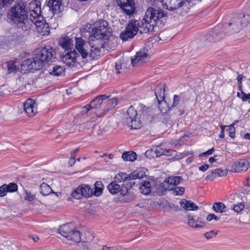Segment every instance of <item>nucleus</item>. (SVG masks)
<instances>
[{
    "label": "nucleus",
    "instance_id": "f257e3e1",
    "mask_svg": "<svg viewBox=\"0 0 250 250\" xmlns=\"http://www.w3.org/2000/svg\"><path fill=\"white\" fill-rule=\"evenodd\" d=\"M167 13L160 9L149 7L142 19L136 20L134 19L129 21L125 30L120 35L124 41L133 38L139 31L140 34L152 33L156 28H162L165 22V17Z\"/></svg>",
    "mask_w": 250,
    "mask_h": 250
},
{
    "label": "nucleus",
    "instance_id": "f03ea898",
    "mask_svg": "<svg viewBox=\"0 0 250 250\" xmlns=\"http://www.w3.org/2000/svg\"><path fill=\"white\" fill-rule=\"evenodd\" d=\"M26 7V2L20 0L9 9L7 15L8 18L16 25L18 32L22 37L29 34L32 26Z\"/></svg>",
    "mask_w": 250,
    "mask_h": 250
},
{
    "label": "nucleus",
    "instance_id": "7ed1b4c3",
    "mask_svg": "<svg viewBox=\"0 0 250 250\" xmlns=\"http://www.w3.org/2000/svg\"><path fill=\"white\" fill-rule=\"evenodd\" d=\"M139 111L142 112L139 116L136 109L132 106H130L127 110L125 123L126 125L132 129H138L141 127L140 118L142 114L145 116L148 112L149 108L143 104H139Z\"/></svg>",
    "mask_w": 250,
    "mask_h": 250
},
{
    "label": "nucleus",
    "instance_id": "20e7f679",
    "mask_svg": "<svg viewBox=\"0 0 250 250\" xmlns=\"http://www.w3.org/2000/svg\"><path fill=\"white\" fill-rule=\"evenodd\" d=\"M58 232L67 240L78 243L81 241V237L80 231L76 230L72 223L63 224L60 227Z\"/></svg>",
    "mask_w": 250,
    "mask_h": 250
},
{
    "label": "nucleus",
    "instance_id": "39448f33",
    "mask_svg": "<svg viewBox=\"0 0 250 250\" xmlns=\"http://www.w3.org/2000/svg\"><path fill=\"white\" fill-rule=\"evenodd\" d=\"M35 56L42 68L56 58V53L52 47L46 46L38 50Z\"/></svg>",
    "mask_w": 250,
    "mask_h": 250
},
{
    "label": "nucleus",
    "instance_id": "423d86ee",
    "mask_svg": "<svg viewBox=\"0 0 250 250\" xmlns=\"http://www.w3.org/2000/svg\"><path fill=\"white\" fill-rule=\"evenodd\" d=\"M89 36L91 40H107L111 35L108 31L107 23L104 21H100L98 26L93 28Z\"/></svg>",
    "mask_w": 250,
    "mask_h": 250
},
{
    "label": "nucleus",
    "instance_id": "0eeeda50",
    "mask_svg": "<svg viewBox=\"0 0 250 250\" xmlns=\"http://www.w3.org/2000/svg\"><path fill=\"white\" fill-rule=\"evenodd\" d=\"M41 3L39 0H34L30 2L26 9L29 12L30 23L37 19L43 20V16L41 15Z\"/></svg>",
    "mask_w": 250,
    "mask_h": 250
},
{
    "label": "nucleus",
    "instance_id": "6e6552de",
    "mask_svg": "<svg viewBox=\"0 0 250 250\" xmlns=\"http://www.w3.org/2000/svg\"><path fill=\"white\" fill-rule=\"evenodd\" d=\"M145 172L141 169H136L129 175L125 173H119L115 177V180L118 182H130L132 180L140 179L143 178Z\"/></svg>",
    "mask_w": 250,
    "mask_h": 250
},
{
    "label": "nucleus",
    "instance_id": "1a4fd4ad",
    "mask_svg": "<svg viewBox=\"0 0 250 250\" xmlns=\"http://www.w3.org/2000/svg\"><path fill=\"white\" fill-rule=\"evenodd\" d=\"M117 3L123 11L128 16H132L136 11L135 3L133 0H117Z\"/></svg>",
    "mask_w": 250,
    "mask_h": 250
},
{
    "label": "nucleus",
    "instance_id": "9d476101",
    "mask_svg": "<svg viewBox=\"0 0 250 250\" xmlns=\"http://www.w3.org/2000/svg\"><path fill=\"white\" fill-rule=\"evenodd\" d=\"M224 36V34L222 31V27L221 26H217L214 27L211 31H210L206 35V39L208 42H213L218 41Z\"/></svg>",
    "mask_w": 250,
    "mask_h": 250
},
{
    "label": "nucleus",
    "instance_id": "9b49d317",
    "mask_svg": "<svg viewBox=\"0 0 250 250\" xmlns=\"http://www.w3.org/2000/svg\"><path fill=\"white\" fill-rule=\"evenodd\" d=\"M41 68L35 56L32 58L25 60L21 64V68L24 71L37 70Z\"/></svg>",
    "mask_w": 250,
    "mask_h": 250
},
{
    "label": "nucleus",
    "instance_id": "f8f14e48",
    "mask_svg": "<svg viewBox=\"0 0 250 250\" xmlns=\"http://www.w3.org/2000/svg\"><path fill=\"white\" fill-rule=\"evenodd\" d=\"M75 47L83 58L88 57V47L89 46L82 38H75Z\"/></svg>",
    "mask_w": 250,
    "mask_h": 250
},
{
    "label": "nucleus",
    "instance_id": "ddd939ff",
    "mask_svg": "<svg viewBox=\"0 0 250 250\" xmlns=\"http://www.w3.org/2000/svg\"><path fill=\"white\" fill-rule=\"evenodd\" d=\"M189 98L184 99V94H181V96L175 95L173 97V102L172 105L170 107V109H172L174 107H178L179 108V115H182L185 113V109L186 106L185 105V101H188Z\"/></svg>",
    "mask_w": 250,
    "mask_h": 250
},
{
    "label": "nucleus",
    "instance_id": "4468645a",
    "mask_svg": "<svg viewBox=\"0 0 250 250\" xmlns=\"http://www.w3.org/2000/svg\"><path fill=\"white\" fill-rule=\"evenodd\" d=\"M118 104L117 99L116 98L106 99L103 102V111L100 113H96V116L101 117L105 115L111 109L114 107Z\"/></svg>",
    "mask_w": 250,
    "mask_h": 250
},
{
    "label": "nucleus",
    "instance_id": "2eb2a0df",
    "mask_svg": "<svg viewBox=\"0 0 250 250\" xmlns=\"http://www.w3.org/2000/svg\"><path fill=\"white\" fill-rule=\"evenodd\" d=\"M31 23L36 25L37 32L41 35L45 36L49 34L50 31L49 25L43 19L40 20L37 19Z\"/></svg>",
    "mask_w": 250,
    "mask_h": 250
},
{
    "label": "nucleus",
    "instance_id": "dca6fc26",
    "mask_svg": "<svg viewBox=\"0 0 250 250\" xmlns=\"http://www.w3.org/2000/svg\"><path fill=\"white\" fill-rule=\"evenodd\" d=\"M79 55L75 50L66 52L62 57V61L66 65L73 66L76 62V58Z\"/></svg>",
    "mask_w": 250,
    "mask_h": 250
},
{
    "label": "nucleus",
    "instance_id": "f3484780",
    "mask_svg": "<svg viewBox=\"0 0 250 250\" xmlns=\"http://www.w3.org/2000/svg\"><path fill=\"white\" fill-rule=\"evenodd\" d=\"M24 110L29 117H33L37 113V104L35 101L28 99L23 104Z\"/></svg>",
    "mask_w": 250,
    "mask_h": 250
},
{
    "label": "nucleus",
    "instance_id": "a211bd4d",
    "mask_svg": "<svg viewBox=\"0 0 250 250\" xmlns=\"http://www.w3.org/2000/svg\"><path fill=\"white\" fill-rule=\"evenodd\" d=\"M233 168L230 171L234 172H245L250 167V163L246 159H242L235 162L232 165Z\"/></svg>",
    "mask_w": 250,
    "mask_h": 250
},
{
    "label": "nucleus",
    "instance_id": "6ab92c4d",
    "mask_svg": "<svg viewBox=\"0 0 250 250\" xmlns=\"http://www.w3.org/2000/svg\"><path fill=\"white\" fill-rule=\"evenodd\" d=\"M148 56L145 50L136 53L133 58H131V63L133 66H139L146 62Z\"/></svg>",
    "mask_w": 250,
    "mask_h": 250
},
{
    "label": "nucleus",
    "instance_id": "aec40b11",
    "mask_svg": "<svg viewBox=\"0 0 250 250\" xmlns=\"http://www.w3.org/2000/svg\"><path fill=\"white\" fill-rule=\"evenodd\" d=\"M250 21V15H244L240 19H237L236 22L230 23V25L232 24L236 26L235 29V32H239L243 27L247 26Z\"/></svg>",
    "mask_w": 250,
    "mask_h": 250
},
{
    "label": "nucleus",
    "instance_id": "412c9836",
    "mask_svg": "<svg viewBox=\"0 0 250 250\" xmlns=\"http://www.w3.org/2000/svg\"><path fill=\"white\" fill-rule=\"evenodd\" d=\"M47 6L49 10L53 14L61 12V7L62 6V0H49Z\"/></svg>",
    "mask_w": 250,
    "mask_h": 250
},
{
    "label": "nucleus",
    "instance_id": "4be33fe9",
    "mask_svg": "<svg viewBox=\"0 0 250 250\" xmlns=\"http://www.w3.org/2000/svg\"><path fill=\"white\" fill-rule=\"evenodd\" d=\"M108 98H109V96L105 95H101L97 96L90 102L89 106H91L92 109L98 108L101 107V104H102V105H103L104 100H106Z\"/></svg>",
    "mask_w": 250,
    "mask_h": 250
},
{
    "label": "nucleus",
    "instance_id": "5701e85b",
    "mask_svg": "<svg viewBox=\"0 0 250 250\" xmlns=\"http://www.w3.org/2000/svg\"><path fill=\"white\" fill-rule=\"evenodd\" d=\"M59 44L63 49L65 52L71 50L72 46L73 45V40L68 37L61 38L59 40Z\"/></svg>",
    "mask_w": 250,
    "mask_h": 250
},
{
    "label": "nucleus",
    "instance_id": "b1692460",
    "mask_svg": "<svg viewBox=\"0 0 250 250\" xmlns=\"http://www.w3.org/2000/svg\"><path fill=\"white\" fill-rule=\"evenodd\" d=\"M182 180V178L181 176H174V177H168L167 179H165L164 182L162 184L163 185V187L165 188L166 187V185L167 186H176L179 185Z\"/></svg>",
    "mask_w": 250,
    "mask_h": 250
},
{
    "label": "nucleus",
    "instance_id": "393cba45",
    "mask_svg": "<svg viewBox=\"0 0 250 250\" xmlns=\"http://www.w3.org/2000/svg\"><path fill=\"white\" fill-rule=\"evenodd\" d=\"M187 218L188 220V224L191 227L202 228L205 226V223L204 222L196 219L192 216L187 215Z\"/></svg>",
    "mask_w": 250,
    "mask_h": 250
},
{
    "label": "nucleus",
    "instance_id": "a878e982",
    "mask_svg": "<svg viewBox=\"0 0 250 250\" xmlns=\"http://www.w3.org/2000/svg\"><path fill=\"white\" fill-rule=\"evenodd\" d=\"M180 205L182 208L187 210H196L198 208V207L195 205L192 201L185 199L181 200Z\"/></svg>",
    "mask_w": 250,
    "mask_h": 250
},
{
    "label": "nucleus",
    "instance_id": "bb28decb",
    "mask_svg": "<svg viewBox=\"0 0 250 250\" xmlns=\"http://www.w3.org/2000/svg\"><path fill=\"white\" fill-rule=\"evenodd\" d=\"M164 92L165 87L163 84H160L156 86L155 95L159 104L164 100Z\"/></svg>",
    "mask_w": 250,
    "mask_h": 250
},
{
    "label": "nucleus",
    "instance_id": "cd10ccee",
    "mask_svg": "<svg viewBox=\"0 0 250 250\" xmlns=\"http://www.w3.org/2000/svg\"><path fill=\"white\" fill-rule=\"evenodd\" d=\"M139 190L141 193L148 195L151 192V183L149 181H145L141 182L139 187Z\"/></svg>",
    "mask_w": 250,
    "mask_h": 250
},
{
    "label": "nucleus",
    "instance_id": "c85d7f7f",
    "mask_svg": "<svg viewBox=\"0 0 250 250\" xmlns=\"http://www.w3.org/2000/svg\"><path fill=\"white\" fill-rule=\"evenodd\" d=\"M212 209L216 212L223 213L227 212L229 208L222 202H216L213 204Z\"/></svg>",
    "mask_w": 250,
    "mask_h": 250
},
{
    "label": "nucleus",
    "instance_id": "c756f323",
    "mask_svg": "<svg viewBox=\"0 0 250 250\" xmlns=\"http://www.w3.org/2000/svg\"><path fill=\"white\" fill-rule=\"evenodd\" d=\"M88 48L89 47H88ZM100 53V49L98 47L92 46L90 48H88V56L93 60L96 59L98 56H99Z\"/></svg>",
    "mask_w": 250,
    "mask_h": 250
},
{
    "label": "nucleus",
    "instance_id": "7c9ffc66",
    "mask_svg": "<svg viewBox=\"0 0 250 250\" xmlns=\"http://www.w3.org/2000/svg\"><path fill=\"white\" fill-rule=\"evenodd\" d=\"M117 181L115 180L111 182L107 187L108 191L112 194H115L118 193L120 190V185L117 184Z\"/></svg>",
    "mask_w": 250,
    "mask_h": 250
},
{
    "label": "nucleus",
    "instance_id": "2f4dec72",
    "mask_svg": "<svg viewBox=\"0 0 250 250\" xmlns=\"http://www.w3.org/2000/svg\"><path fill=\"white\" fill-rule=\"evenodd\" d=\"M174 151L171 149H166L162 148L161 146H158L155 150V153L157 156L165 155L166 156H170L173 154Z\"/></svg>",
    "mask_w": 250,
    "mask_h": 250
},
{
    "label": "nucleus",
    "instance_id": "473e14b6",
    "mask_svg": "<svg viewBox=\"0 0 250 250\" xmlns=\"http://www.w3.org/2000/svg\"><path fill=\"white\" fill-rule=\"evenodd\" d=\"M64 70L65 69L62 67L56 65L49 69V73L51 75L59 76L62 75L64 72Z\"/></svg>",
    "mask_w": 250,
    "mask_h": 250
},
{
    "label": "nucleus",
    "instance_id": "72a5a7b5",
    "mask_svg": "<svg viewBox=\"0 0 250 250\" xmlns=\"http://www.w3.org/2000/svg\"><path fill=\"white\" fill-rule=\"evenodd\" d=\"M122 157L125 161L133 162L136 159V153L133 151L124 152Z\"/></svg>",
    "mask_w": 250,
    "mask_h": 250
},
{
    "label": "nucleus",
    "instance_id": "f704fd0d",
    "mask_svg": "<svg viewBox=\"0 0 250 250\" xmlns=\"http://www.w3.org/2000/svg\"><path fill=\"white\" fill-rule=\"evenodd\" d=\"M165 190H170L172 191V193L174 195H182L185 192V188L182 187H175L174 188L170 186L165 187Z\"/></svg>",
    "mask_w": 250,
    "mask_h": 250
},
{
    "label": "nucleus",
    "instance_id": "c9c22d12",
    "mask_svg": "<svg viewBox=\"0 0 250 250\" xmlns=\"http://www.w3.org/2000/svg\"><path fill=\"white\" fill-rule=\"evenodd\" d=\"M95 189L93 191L94 195L95 196H99L103 193L104 186L102 181H97L94 184Z\"/></svg>",
    "mask_w": 250,
    "mask_h": 250
},
{
    "label": "nucleus",
    "instance_id": "e433bc0d",
    "mask_svg": "<svg viewBox=\"0 0 250 250\" xmlns=\"http://www.w3.org/2000/svg\"><path fill=\"white\" fill-rule=\"evenodd\" d=\"M81 187L83 190V196L86 198H89L92 195H94L93 189L89 185H82L81 186Z\"/></svg>",
    "mask_w": 250,
    "mask_h": 250
},
{
    "label": "nucleus",
    "instance_id": "4c0bfd02",
    "mask_svg": "<svg viewBox=\"0 0 250 250\" xmlns=\"http://www.w3.org/2000/svg\"><path fill=\"white\" fill-rule=\"evenodd\" d=\"M134 184L135 183L131 181L126 182L125 185H123L121 188L120 187V191L121 192V194L124 196L129 192V189H130L132 185Z\"/></svg>",
    "mask_w": 250,
    "mask_h": 250
},
{
    "label": "nucleus",
    "instance_id": "58836bf2",
    "mask_svg": "<svg viewBox=\"0 0 250 250\" xmlns=\"http://www.w3.org/2000/svg\"><path fill=\"white\" fill-rule=\"evenodd\" d=\"M14 0H0V18L3 15V9L9 7Z\"/></svg>",
    "mask_w": 250,
    "mask_h": 250
},
{
    "label": "nucleus",
    "instance_id": "ea45409f",
    "mask_svg": "<svg viewBox=\"0 0 250 250\" xmlns=\"http://www.w3.org/2000/svg\"><path fill=\"white\" fill-rule=\"evenodd\" d=\"M41 193L43 195H47L51 193L52 188L46 184L43 183L40 185Z\"/></svg>",
    "mask_w": 250,
    "mask_h": 250
},
{
    "label": "nucleus",
    "instance_id": "a19ab883",
    "mask_svg": "<svg viewBox=\"0 0 250 250\" xmlns=\"http://www.w3.org/2000/svg\"><path fill=\"white\" fill-rule=\"evenodd\" d=\"M186 1L189 2L191 0H185ZM185 2L183 1V0L182 1H180L179 2H178L177 4L176 5H174V6L170 5L168 6L167 3L165 4V5H164V8H166L169 11H174L182 6L184 4Z\"/></svg>",
    "mask_w": 250,
    "mask_h": 250
},
{
    "label": "nucleus",
    "instance_id": "79ce46f5",
    "mask_svg": "<svg viewBox=\"0 0 250 250\" xmlns=\"http://www.w3.org/2000/svg\"><path fill=\"white\" fill-rule=\"evenodd\" d=\"M7 72L8 74L12 73H16L20 70L19 67L15 65V62H9L7 63Z\"/></svg>",
    "mask_w": 250,
    "mask_h": 250
},
{
    "label": "nucleus",
    "instance_id": "37998d69",
    "mask_svg": "<svg viewBox=\"0 0 250 250\" xmlns=\"http://www.w3.org/2000/svg\"><path fill=\"white\" fill-rule=\"evenodd\" d=\"M72 196L76 199H80L83 197V192L81 186H79L71 194Z\"/></svg>",
    "mask_w": 250,
    "mask_h": 250
},
{
    "label": "nucleus",
    "instance_id": "c03bdc74",
    "mask_svg": "<svg viewBox=\"0 0 250 250\" xmlns=\"http://www.w3.org/2000/svg\"><path fill=\"white\" fill-rule=\"evenodd\" d=\"M3 185L5 186V189H6L8 192H13L18 190V186L15 183H10L8 185L4 184Z\"/></svg>",
    "mask_w": 250,
    "mask_h": 250
},
{
    "label": "nucleus",
    "instance_id": "a18cd8bd",
    "mask_svg": "<svg viewBox=\"0 0 250 250\" xmlns=\"http://www.w3.org/2000/svg\"><path fill=\"white\" fill-rule=\"evenodd\" d=\"M240 91L241 93L238 92L237 93V96L241 99L243 102L248 101L249 103H250V93L246 94L243 92L242 89Z\"/></svg>",
    "mask_w": 250,
    "mask_h": 250
},
{
    "label": "nucleus",
    "instance_id": "49530a36",
    "mask_svg": "<svg viewBox=\"0 0 250 250\" xmlns=\"http://www.w3.org/2000/svg\"><path fill=\"white\" fill-rule=\"evenodd\" d=\"M234 124H233L229 126H227L228 128L226 129V131L228 132L229 135L231 138L235 137V128L234 127Z\"/></svg>",
    "mask_w": 250,
    "mask_h": 250
},
{
    "label": "nucleus",
    "instance_id": "de8ad7c7",
    "mask_svg": "<svg viewBox=\"0 0 250 250\" xmlns=\"http://www.w3.org/2000/svg\"><path fill=\"white\" fill-rule=\"evenodd\" d=\"M124 199L123 200L126 202H129L132 200H133L135 199V196L134 194L133 193L131 192H129L125 195L123 196Z\"/></svg>",
    "mask_w": 250,
    "mask_h": 250
},
{
    "label": "nucleus",
    "instance_id": "09e8293b",
    "mask_svg": "<svg viewBox=\"0 0 250 250\" xmlns=\"http://www.w3.org/2000/svg\"><path fill=\"white\" fill-rule=\"evenodd\" d=\"M215 172L216 173V176L218 177L226 176L228 174L227 169L223 170L221 168L215 169Z\"/></svg>",
    "mask_w": 250,
    "mask_h": 250
},
{
    "label": "nucleus",
    "instance_id": "8fccbe9b",
    "mask_svg": "<svg viewBox=\"0 0 250 250\" xmlns=\"http://www.w3.org/2000/svg\"><path fill=\"white\" fill-rule=\"evenodd\" d=\"M244 208V205L242 203H239L233 207V210L236 212H239L242 211Z\"/></svg>",
    "mask_w": 250,
    "mask_h": 250
},
{
    "label": "nucleus",
    "instance_id": "3c124183",
    "mask_svg": "<svg viewBox=\"0 0 250 250\" xmlns=\"http://www.w3.org/2000/svg\"><path fill=\"white\" fill-rule=\"evenodd\" d=\"M115 69L117 71L116 73L119 74L121 73V71L125 68V66L120 62H116L115 65Z\"/></svg>",
    "mask_w": 250,
    "mask_h": 250
},
{
    "label": "nucleus",
    "instance_id": "603ef678",
    "mask_svg": "<svg viewBox=\"0 0 250 250\" xmlns=\"http://www.w3.org/2000/svg\"><path fill=\"white\" fill-rule=\"evenodd\" d=\"M24 198L26 200L32 201L35 199V195L32 194L30 192L26 191Z\"/></svg>",
    "mask_w": 250,
    "mask_h": 250
},
{
    "label": "nucleus",
    "instance_id": "864d4df0",
    "mask_svg": "<svg viewBox=\"0 0 250 250\" xmlns=\"http://www.w3.org/2000/svg\"><path fill=\"white\" fill-rule=\"evenodd\" d=\"M217 234V231L212 230L209 232L206 233L204 235L207 239H211L216 236Z\"/></svg>",
    "mask_w": 250,
    "mask_h": 250
},
{
    "label": "nucleus",
    "instance_id": "5fc2aeb1",
    "mask_svg": "<svg viewBox=\"0 0 250 250\" xmlns=\"http://www.w3.org/2000/svg\"><path fill=\"white\" fill-rule=\"evenodd\" d=\"M216 174L215 172V169L212 171L211 172L209 173L206 178V180L207 181H212L216 177Z\"/></svg>",
    "mask_w": 250,
    "mask_h": 250
},
{
    "label": "nucleus",
    "instance_id": "6e6d98bb",
    "mask_svg": "<svg viewBox=\"0 0 250 250\" xmlns=\"http://www.w3.org/2000/svg\"><path fill=\"white\" fill-rule=\"evenodd\" d=\"M243 78V76L242 74H238V76L237 78V80L238 83V89L240 91H242V79Z\"/></svg>",
    "mask_w": 250,
    "mask_h": 250
},
{
    "label": "nucleus",
    "instance_id": "4d7b16f0",
    "mask_svg": "<svg viewBox=\"0 0 250 250\" xmlns=\"http://www.w3.org/2000/svg\"><path fill=\"white\" fill-rule=\"evenodd\" d=\"M5 188L3 185L0 187V197L5 196L7 193H8L7 190Z\"/></svg>",
    "mask_w": 250,
    "mask_h": 250
},
{
    "label": "nucleus",
    "instance_id": "13d9d810",
    "mask_svg": "<svg viewBox=\"0 0 250 250\" xmlns=\"http://www.w3.org/2000/svg\"><path fill=\"white\" fill-rule=\"evenodd\" d=\"M236 19H235V18L232 19L231 20V21L228 24V25L230 27V28L231 27V29H232V31H231V33H237V32H235L234 31V30L236 28V26L235 25H232V24H231L230 25V23L231 22H233L234 23V22H236Z\"/></svg>",
    "mask_w": 250,
    "mask_h": 250
},
{
    "label": "nucleus",
    "instance_id": "bf43d9fd",
    "mask_svg": "<svg viewBox=\"0 0 250 250\" xmlns=\"http://www.w3.org/2000/svg\"><path fill=\"white\" fill-rule=\"evenodd\" d=\"M212 219H214L216 221L219 220V218L214 214H209L207 217V220L208 221H210Z\"/></svg>",
    "mask_w": 250,
    "mask_h": 250
},
{
    "label": "nucleus",
    "instance_id": "052dcab7",
    "mask_svg": "<svg viewBox=\"0 0 250 250\" xmlns=\"http://www.w3.org/2000/svg\"><path fill=\"white\" fill-rule=\"evenodd\" d=\"M214 150H215L214 148L213 147H212V148L208 150V151L201 153V154H200L199 156L202 157V156H205L206 155H211V154H212V153L213 152V151Z\"/></svg>",
    "mask_w": 250,
    "mask_h": 250
},
{
    "label": "nucleus",
    "instance_id": "680f3d73",
    "mask_svg": "<svg viewBox=\"0 0 250 250\" xmlns=\"http://www.w3.org/2000/svg\"><path fill=\"white\" fill-rule=\"evenodd\" d=\"M90 109H92V108L89 106V104L82 108L81 112L83 114H84L87 113Z\"/></svg>",
    "mask_w": 250,
    "mask_h": 250
},
{
    "label": "nucleus",
    "instance_id": "e2e57ef3",
    "mask_svg": "<svg viewBox=\"0 0 250 250\" xmlns=\"http://www.w3.org/2000/svg\"><path fill=\"white\" fill-rule=\"evenodd\" d=\"M209 168L208 164H204L199 167V169L202 171H205Z\"/></svg>",
    "mask_w": 250,
    "mask_h": 250
},
{
    "label": "nucleus",
    "instance_id": "0e129e2a",
    "mask_svg": "<svg viewBox=\"0 0 250 250\" xmlns=\"http://www.w3.org/2000/svg\"><path fill=\"white\" fill-rule=\"evenodd\" d=\"M76 161V160L75 157L74 156H71V158H70L69 162H68L69 166L70 167L73 166L75 164Z\"/></svg>",
    "mask_w": 250,
    "mask_h": 250
},
{
    "label": "nucleus",
    "instance_id": "69168bd1",
    "mask_svg": "<svg viewBox=\"0 0 250 250\" xmlns=\"http://www.w3.org/2000/svg\"><path fill=\"white\" fill-rule=\"evenodd\" d=\"M79 151V148L78 147V148H76L75 150H73L71 153V156H74L75 157L77 153L78 152V151Z\"/></svg>",
    "mask_w": 250,
    "mask_h": 250
},
{
    "label": "nucleus",
    "instance_id": "338daca9",
    "mask_svg": "<svg viewBox=\"0 0 250 250\" xmlns=\"http://www.w3.org/2000/svg\"><path fill=\"white\" fill-rule=\"evenodd\" d=\"M216 156H215L214 157H210L208 160L209 162L211 164H212L214 162H216V159L215 158V157Z\"/></svg>",
    "mask_w": 250,
    "mask_h": 250
},
{
    "label": "nucleus",
    "instance_id": "774afa93",
    "mask_svg": "<svg viewBox=\"0 0 250 250\" xmlns=\"http://www.w3.org/2000/svg\"><path fill=\"white\" fill-rule=\"evenodd\" d=\"M244 138L247 140H250V133H246L244 136Z\"/></svg>",
    "mask_w": 250,
    "mask_h": 250
}]
</instances>
